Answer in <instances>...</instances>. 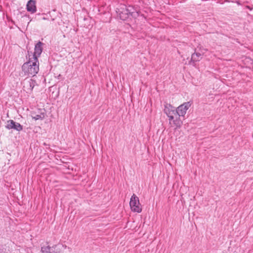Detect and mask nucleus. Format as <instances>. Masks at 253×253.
Segmentation results:
<instances>
[{
  "label": "nucleus",
  "mask_w": 253,
  "mask_h": 253,
  "mask_svg": "<svg viewBox=\"0 0 253 253\" xmlns=\"http://www.w3.org/2000/svg\"><path fill=\"white\" fill-rule=\"evenodd\" d=\"M29 56L30 57V55H29ZM22 69L25 75L34 77L39 71V60H34L32 58L29 57L28 61L22 65Z\"/></svg>",
  "instance_id": "1"
},
{
  "label": "nucleus",
  "mask_w": 253,
  "mask_h": 253,
  "mask_svg": "<svg viewBox=\"0 0 253 253\" xmlns=\"http://www.w3.org/2000/svg\"><path fill=\"white\" fill-rule=\"evenodd\" d=\"M133 8L129 5L126 6L125 4H120L119 8H117L116 11L121 19L125 20L128 18L129 15L132 16L134 13Z\"/></svg>",
  "instance_id": "2"
},
{
  "label": "nucleus",
  "mask_w": 253,
  "mask_h": 253,
  "mask_svg": "<svg viewBox=\"0 0 253 253\" xmlns=\"http://www.w3.org/2000/svg\"><path fill=\"white\" fill-rule=\"evenodd\" d=\"M129 205L132 211L140 212L142 211L139 199L134 194L130 198Z\"/></svg>",
  "instance_id": "3"
},
{
  "label": "nucleus",
  "mask_w": 253,
  "mask_h": 253,
  "mask_svg": "<svg viewBox=\"0 0 253 253\" xmlns=\"http://www.w3.org/2000/svg\"><path fill=\"white\" fill-rule=\"evenodd\" d=\"M191 104L190 102L183 103L176 108L175 113L177 114L179 116L184 118V116L186 114L187 110L191 106Z\"/></svg>",
  "instance_id": "4"
},
{
  "label": "nucleus",
  "mask_w": 253,
  "mask_h": 253,
  "mask_svg": "<svg viewBox=\"0 0 253 253\" xmlns=\"http://www.w3.org/2000/svg\"><path fill=\"white\" fill-rule=\"evenodd\" d=\"M44 43L39 41L35 46L34 52L33 54L32 58L34 60H38V58L40 56L43 50L42 46Z\"/></svg>",
  "instance_id": "5"
},
{
  "label": "nucleus",
  "mask_w": 253,
  "mask_h": 253,
  "mask_svg": "<svg viewBox=\"0 0 253 253\" xmlns=\"http://www.w3.org/2000/svg\"><path fill=\"white\" fill-rule=\"evenodd\" d=\"M6 128L8 129H13L18 131L23 130V127L19 123L14 122L12 120H9L7 121Z\"/></svg>",
  "instance_id": "6"
},
{
  "label": "nucleus",
  "mask_w": 253,
  "mask_h": 253,
  "mask_svg": "<svg viewBox=\"0 0 253 253\" xmlns=\"http://www.w3.org/2000/svg\"><path fill=\"white\" fill-rule=\"evenodd\" d=\"M45 110L38 109L37 112L34 111L31 113L32 118L35 120H42L45 118Z\"/></svg>",
  "instance_id": "7"
},
{
  "label": "nucleus",
  "mask_w": 253,
  "mask_h": 253,
  "mask_svg": "<svg viewBox=\"0 0 253 253\" xmlns=\"http://www.w3.org/2000/svg\"><path fill=\"white\" fill-rule=\"evenodd\" d=\"M164 113L168 115H174L176 114V110L174 109V107L171 104L169 103H165Z\"/></svg>",
  "instance_id": "8"
},
{
  "label": "nucleus",
  "mask_w": 253,
  "mask_h": 253,
  "mask_svg": "<svg viewBox=\"0 0 253 253\" xmlns=\"http://www.w3.org/2000/svg\"><path fill=\"white\" fill-rule=\"evenodd\" d=\"M36 84V81L33 79H30L25 84L23 87L26 88V92L29 93L32 92Z\"/></svg>",
  "instance_id": "9"
},
{
  "label": "nucleus",
  "mask_w": 253,
  "mask_h": 253,
  "mask_svg": "<svg viewBox=\"0 0 253 253\" xmlns=\"http://www.w3.org/2000/svg\"><path fill=\"white\" fill-rule=\"evenodd\" d=\"M26 8L27 11L31 13L36 12L37 11L36 1L34 0H30L27 4Z\"/></svg>",
  "instance_id": "10"
},
{
  "label": "nucleus",
  "mask_w": 253,
  "mask_h": 253,
  "mask_svg": "<svg viewBox=\"0 0 253 253\" xmlns=\"http://www.w3.org/2000/svg\"><path fill=\"white\" fill-rule=\"evenodd\" d=\"M181 116H179L177 114H174V119L173 121V125L176 128H180L182 125V121L181 119Z\"/></svg>",
  "instance_id": "11"
},
{
  "label": "nucleus",
  "mask_w": 253,
  "mask_h": 253,
  "mask_svg": "<svg viewBox=\"0 0 253 253\" xmlns=\"http://www.w3.org/2000/svg\"><path fill=\"white\" fill-rule=\"evenodd\" d=\"M202 54L198 52H194L191 55V60L190 63H192L193 65L195 64L196 62L200 61L201 59Z\"/></svg>",
  "instance_id": "12"
},
{
  "label": "nucleus",
  "mask_w": 253,
  "mask_h": 253,
  "mask_svg": "<svg viewBox=\"0 0 253 253\" xmlns=\"http://www.w3.org/2000/svg\"><path fill=\"white\" fill-rule=\"evenodd\" d=\"M51 250H52V249H51V247L49 246L46 247H42L41 248V252L42 253H50Z\"/></svg>",
  "instance_id": "13"
},
{
  "label": "nucleus",
  "mask_w": 253,
  "mask_h": 253,
  "mask_svg": "<svg viewBox=\"0 0 253 253\" xmlns=\"http://www.w3.org/2000/svg\"><path fill=\"white\" fill-rule=\"evenodd\" d=\"M58 246L55 245L51 247L52 250H50V253H59L60 251L57 249Z\"/></svg>",
  "instance_id": "14"
},
{
  "label": "nucleus",
  "mask_w": 253,
  "mask_h": 253,
  "mask_svg": "<svg viewBox=\"0 0 253 253\" xmlns=\"http://www.w3.org/2000/svg\"><path fill=\"white\" fill-rule=\"evenodd\" d=\"M168 117L169 118V124H171V122H173V120L174 119V115H168Z\"/></svg>",
  "instance_id": "15"
},
{
  "label": "nucleus",
  "mask_w": 253,
  "mask_h": 253,
  "mask_svg": "<svg viewBox=\"0 0 253 253\" xmlns=\"http://www.w3.org/2000/svg\"><path fill=\"white\" fill-rule=\"evenodd\" d=\"M23 18H29V16H27V15H25L23 17Z\"/></svg>",
  "instance_id": "16"
}]
</instances>
